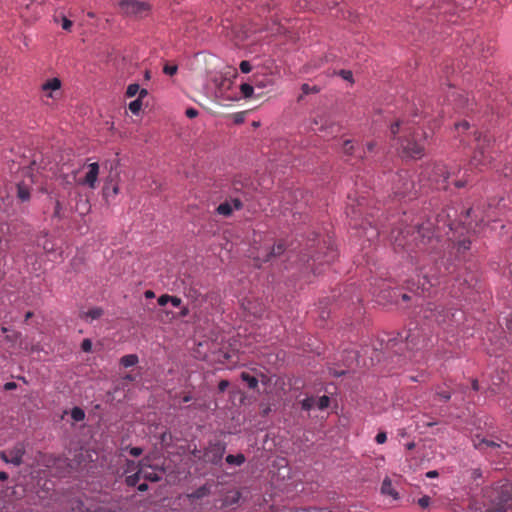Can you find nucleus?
Segmentation results:
<instances>
[{
  "mask_svg": "<svg viewBox=\"0 0 512 512\" xmlns=\"http://www.w3.org/2000/svg\"><path fill=\"white\" fill-rule=\"evenodd\" d=\"M433 227L434 222L428 220L426 223L416 224L413 228L398 232L394 241L395 249H403L411 253L418 248L423 252L438 255L444 248H447L450 256L455 254L458 259L464 257L465 252L470 249L471 240L465 237L461 238L462 232L458 231L460 227H453L452 224H449L448 232L445 233L448 237L445 239L443 234H440L439 226L437 233L426 234L430 233Z\"/></svg>",
  "mask_w": 512,
  "mask_h": 512,
  "instance_id": "nucleus-1",
  "label": "nucleus"
},
{
  "mask_svg": "<svg viewBox=\"0 0 512 512\" xmlns=\"http://www.w3.org/2000/svg\"><path fill=\"white\" fill-rule=\"evenodd\" d=\"M412 123L415 121L404 116L397 118L390 124V134L405 156L421 158L424 155L427 133H415Z\"/></svg>",
  "mask_w": 512,
  "mask_h": 512,
  "instance_id": "nucleus-2",
  "label": "nucleus"
},
{
  "mask_svg": "<svg viewBox=\"0 0 512 512\" xmlns=\"http://www.w3.org/2000/svg\"><path fill=\"white\" fill-rule=\"evenodd\" d=\"M488 507L485 512H512V482L497 484L487 492Z\"/></svg>",
  "mask_w": 512,
  "mask_h": 512,
  "instance_id": "nucleus-3",
  "label": "nucleus"
},
{
  "mask_svg": "<svg viewBox=\"0 0 512 512\" xmlns=\"http://www.w3.org/2000/svg\"><path fill=\"white\" fill-rule=\"evenodd\" d=\"M455 271V265L450 263V257L444 261L442 258L440 261L435 259L434 266L428 270L425 267L420 269L419 277H422L423 282L418 280L419 285L417 289H421L422 292L428 291L430 287L440 283V278L446 275L452 274Z\"/></svg>",
  "mask_w": 512,
  "mask_h": 512,
  "instance_id": "nucleus-4",
  "label": "nucleus"
},
{
  "mask_svg": "<svg viewBox=\"0 0 512 512\" xmlns=\"http://www.w3.org/2000/svg\"><path fill=\"white\" fill-rule=\"evenodd\" d=\"M475 142L474 154L471 157L469 166L470 168L482 170L491 162L493 141L489 135L479 133L475 137Z\"/></svg>",
  "mask_w": 512,
  "mask_h": 512,
  "instance_id": "nucleus-5",
  "label": "nucleus"
},
{
  "mask_svg": "<svg viewBox=\"0 0 512 512\" xmlns=\"http://www.w3.org/2000/svg\"><path fill=\"white\" fill-rule=\"evenodd\" d=\"M456 171L459 173L460 169L457 167H447L444 164H436L432 170V180L436 184L437 189H447L450 178H453V183L456 188H463L468 180H458L455 178Z\"/></svg>",
  "mask_w": 512,
  "mask_h": 512,
  "instance_id": "nucleus-6",
  "label": "nucleus"
},
{
  "mask_svg": "<svg viewBox=\"0 0 512 512\" xmlns=\"http://www.w3.org/2000/svg\"><path fill=\"white\" fill-rule=\"evenodd\" d=\"M497 211V207L489 203L487 209H480V207L468 209L465 217L469 218L472 213L475 214V217H479V221L476 222L474 226V233H481L485 228L496 230V226L490 224L497 222Z\"/></svg>",
  "mask_w": 512,
  "mask_h": 512,
  "instance_id": "nucleus-7",
  "label": "nucleus"
},
{
  "mask_svg": "<svg viewBox=\"0 0 512 512\" xmlns=\"http://www.w3.org/2000/svg\"><path fill=\"white\" fill-rule=\"evenodd\" d=\"M475 0H427L423 6L429 5L430 8L439 10L440 13H454L456 8L461 9L470 8ZM411 4L415 7H420L422 3L419 0H411Z\"/></svg>",
  "mask_w": 512,
  "mask_h": 512,
  "instance_id": "nucleus-8",
  "label": "nucleus"
},
{
  "mask_svg": "<svg viewBox=\"0 0 512 512\" xmlns=\"http://www.w3.org/2000/svg\"><path fill=\"white\" fill-rule=\"evenodd\" d=\"M424 318L440 327H448L455 321V314L441 306L427 308L424 311Z\"/></svg>",
  "mask_w": 512,
  "mask_h": 512,
  "instance_id": "nucleus-9",
  "label": "nucleus"
},
{
  "mask_svg": "<svg viewBox=\"0 0 512 512\" xmlns=\"http://www.w3.org/2000/svg\"><path fill=\"white\" fill-rule=\"evenodd\" d=\"M285 249L286 247L283 242H278L273 244V246L268 245L264 249H259L254 257L256 265L260 267L262 263L272 261L275 257L282 255Z\"/></svg>",
  "mask_w": 512,
  "mask_h": 512,
  "instance_id": "nucleus-10",
  "label": "nucleus"
},
{
  "mask_svg": "<svg viewBox=\"0 0 512 512\" xmlns=\"http://www.w3.org/2000/svg\"><path fill=\"white\" fill-rule=\"evenodd\" d=\"M332 127L333 124L331 116L327 111H316L312 114L310 119V130L314 132L329 133Z\"/></svg>",
  "mask_w": 512,
  "mask_h": 512,
  "instance_id": "nucleus-11",
  "label": "nucleus"
},
{
  "mask_svg": "<svg viewBox=\"0 0 512 512\" xmlns=\"http://www.w3.org/2000/svg\"><path fill=\"white\" fill-rule=\"evenodd\" d=\"M119 7L123 13L135 16H144L150 10L149 3L143 0H121Z\"/></svg>",
  "mask_w": 512,
  "mask_h": 512,
  "instance_id": "nucleus-12",
  "label": "nucleus"
},
{
  "mask_svg": "<svg viewBox=\"0 0 512 512\" xmlns=\"http://www.w3.org/2000/svg\"><path fill=\"white\" fill-rule=\"evenodd\" d=\"M226 451V444L221 441L210 443L204 452V458L207 462L218 464Z\"/></svg>",
  "mask_w": 512,
  "mask_h": 512,
  "instance_id": "nucleus-13",
  "label": "nucleus"
},
{
  "mask_svg": "<svg viewBox=\"0 0 512 512\" xmlns=\"http://www.w3.org/2000/svg\"><path fill=\"white\" fill-rule=\"evenodd\" d=\"M25 447L22 443H17L13 448L0 453V458L6 463L19 466L22 463Z\"/></svg>",
  "mask_w": 512,
  "mask_h": 512,
  "instance_id": "nucleus-14",
  "label": "nucleus"
},
{
  "mask_svg": "<svg viewBox=\"0 0 512 512\" xmlns=\"http://www.w3.org/2000/svg\"><path fill=\"white\" fill-rule=\"evenodd\" d=\"M147 467L148 466L146 465L144 460L140 461L139 462V469H138V471L136 473H134L133 475H130V476L126 477L127 485H129V486H136V484L138 483V481H139V479L141 477H143L145 479H148V480H151V481L159 480V478L156 476L155 473H146V468Z\"/></svg>",
  "mask_w": 512,
  "mask_h": 512,
  "instance_id": "nucleus-15",
  "label": "nucleus"
},
{
  "mask_svg": "<svg viewBox=\"0 0 512 512\" xmlns=\"http://www.w3.org/2000/svg\"><path fill=\"white\" fill-rule=\"evenodd\" d=\"M243 208V202L240 198L236 197L231 200H226L225 202L218 205L216 208V212L219 215L229 217L232 215L233 211L240 210Z\"/></svg>",
  "mask_w": 512,
  "mask_h": 512,
  "instance_id": "nucleus-16",
  "label": "nucleus"
},
{
  "mask_svg": "<svg viewBox=\"0 0 512 512\" xmlns=\"http://www.w3.org/2000/svg\"><path fill=\"white\" fill-rule=\"evenodd\" d=\"M87 173L83 179L78 180L79 185H86L92 189L95 188L98 175H99V164L94 162L87 165Z\"/></svg>",
  "mask_w": 512,
  "mask_h": 512,
  "instance_id": "nucleus-17",
  "label": "nucleus"
},
{
  "mask_svg": "<svg viewBox=\"0 0 512 512\" xmlns=\"http://www.w3.org/2000/svg\"><path fill=\"white\" fill-rule=\"evenodd\" d=\"M397 177L399 178V181H402V184L395 187V194L402 197L410 195L414 189V182L409 179L408 172L404 171L399 173Z\"/></svg>",
  "mask_w": 512,
  "mask_h": 512,
  "instance_id": "nucleus-18",
  "label": "nucleus"
},
{
  "mask_svg": "<svg viewBox=\"0 0 512 512\" xmlns=\"http://www.w3.org/2000/svg\"><path fill=\"white\" fill-rule=\"evenodd\" d=\"M446 217H449V214H446L445 215H437L436 217H431V218H428L424 223H426L428 220H431L434 222V227L432 228L431 232L430 233H427L428 235H431L432 232H435L437 233V229H438V226L440 227V234H442V231H444L445 233L447 231H445L446 228H448V225L450 223H446ZM453 226L454 224L451 223Z\"/></svg>",
  "mask_w": 512,
  "mask_h": 512,
  "instance_id": "nucleus-19",
  "label": "nucleus"
},
{
  "mask_svg": "<svg viewBox=\"0 0 512 512\" xmlns=\"http://www.w3.org/2000/svg\"><path fill=\"white\" fill-rule=\"evenodd\" d=\"M381 493L385 496L391 497L393 501L399 499V493L392 486V482L389 477H385L381 485Z\"/></svg>",
  "mask_w": 512,
  "mask_h": 512,
  "instance_id": "nucleus-20",
  "label": "nucleus"
},
{
  "mask_svg": "<svg viewBox=\"0 0 512 512\" xmlns=\"http://www.w3.org/2000/svg\"><path fill=\"white\" fill-rule=\"evenodd\" d=\"M473 444H474V447L477 448V449H485V448H488V447H499L500 445L497 444L496 442L492 441V440H487L485 438H479L478 436L473 439Z\"/></svg>",
  "mask_w": 512,
  "mask_h": 512,
  "instance_id": "nucleus-21",
  "label": "nucleus"
},
{
  "mask_svg": "<svg viewBox=\"0 0 512 512\" xmlns=\"http://www.w3.org/2000/svg\"><path fill=\"white\" fill-rule=\"evenodd\" d=\"M17 197L23 202L30 200V188L24 182L17 185Z\"/></svg>",
  "mask_w": 512,
  "mask_h": 512,
  "instance_id": "nucleus-22",
  "label": "nucleus"
},
{
  "mask_svg": "<svg viewBox=\"0 0 512 512\" xmlns=\"http://www.w3.org/2000/svg\"><path fill=\"white\" fill-rule=\"evenodd\" d=\"M320 92V88L316 85L310 86L307 83L302 84L301 86V94L298 97V102L302 101L303 97L308 94H316Z\"/></svg>",
  "mask_w": 512,
  "mask_h": 512,
  "instance_id": "nucleus-23",
  "label": "nucleus"
},
{
  "mask_svg": "<svg viewBox=\"0 0 512 512\" xmlns=\"http://www.w3.org/2000/svg\"><path fill=\"white\" fill-rule=\"evenodd\" d=\"M61 87V81L58 78H53L48 80L42 85L43 91H55L59 90Z\"/></svg>",
  "mask_w": 512,
  "mask_h": 512,
  "instance_id": "nucleus-24",
  "label": "nucleus"
},
{
  "mask_svg": "<svg viewBox=\"0 0 512 512\" xmlns=\"http://www.w3.org/2000/svg\"><path fill=\"white\" fill-rule=\"evenodd\" d=\"M120 363L124 367H131L138 363V356L136 354H128L120 359Z\"/></svg>",
  "mask_w": 512,
  "mask_h": 512,
  "instance_id": "nucleus-25",
  "label": "nucleus"
},
{
  "mask_svg": "<svg viewBox=\"0 0 512 512\" xmlns=\"http://www.w3.org/2000/svg\"><path fill=\"white\" fill-rule=\"evenodd\" d=\"M226 462L230 465L240 466L245 462V456L241 453H239L237 455L229 454L226 457Z\"/></svg>",
  "mask_w": 512,
  "mask_h": 512,
  "instance_id": "nucleus-26",
  "label": "nucleus"
},
{
  "mask_svg": "<svg viewBox=\"0 0 512 512\" xmlns=\"http://www.w3.org/2000/svg\"><path fill=\"white\" fill-rule=\"evenodd\" d=\"M405 340L409 348L412 349L416 347L419 344L418 333L412 332V330L409 329L407 335L405 336Z\"/></svg>",
  "mask_w": 512,
  "mask_h": 512,
  "instance_id": "nucleus-27",
  "label": "nucleus"
},
{
  "mask_svg": "<svg viewBox=\"0 0 512 512\" xmlns=\"http://www.w3.org/2000/svg\"><path fill=\"white\" fill-rule=\"evenodd\" d=\"M241 379L246 382L251 389H255L258 386V379L247 372H242Z\"/></svg>",
  "mask_w": 512,
  "mask_h": 512,
  "instance_id": "nucleus-28",
  "label": "nucleus"
},
{
  "mask_svg": "<svg viewBox=\"0 0 512 512\" xmlns=\"http://www.w3.org/2000/svg\"><path fill=\"white\" fill-rule=\"evenodd\" d=\"M63 204L62 202L57 198L55 200V206L53 211V218H57L59 220L64 218V212H63Z\"/></svg>",
  "mask_w": 512,
  "mask_h": 512,
  "instance_id": "nucleus-29",
  "label": "nucleus"
},
{
  "mask_svg": "<svg viewBox=\"0 0 512 512\" xmlns=\"http://www.w3.org/2000/svg\"><path fill=\"white\" fill-rule=\"evenodd\" d=\"M104 311L102 308L100 307H94L90 310H88L86 313H85V317L86 318H90L91 320H95V319H98L100 318L102 315H103Z\"/></svg>",
  "mask_w": 512,
  "mask_h": 512,
  "instance_id": "nucleus-30",
  "label": "nucleus"
},
{
  "mask_svg": "<svg viewBox=\"0 0 512 512\" xmlns=\"http://www.w3.org/2000/svg\"><path fill=\"white\" fill-rule=\"evenodd\" d=\"M71 417L75 422L83 421L85 419V412L79 407H74L71 410Z\"/></svg>",
  "mask_w": 512,
  "mask_h": 512,
  "instance_id": "nucleus-31",
  "label": "nucleus"
},
{
  "mask_svg": "<svg viewBox=\"0 0 512 512\" xmlns=\"http://www.w3.org/2000/svg\"><path fill=\"white\" fill-rule=\"evenodd\" d=\"M118 193H119V187L117 185H113L112 187H110L107 184V185H105V187L103 189V194L107 199L116 196Z\"/></svg>",
  "mask_w": 512,
  "mask_h": 512,
  "instance_id": "nucleus-32",
  "label": "nucleus"
},
{
  "mask_svg": "<svg viewBox=\"0 0 512 512\" xmlns=\"http://www.w3.org/2000/svg\"><path fill=\"white\" fill-rule=\"evenodd\" d=\"M6 340L10 342L13 346L19 342V346L22 347L21 341V333L20 332H12L11 334L6 335Z\"/></svg>",
  "mask_w": 512,
  "mask_h": 512,
  "instance_id": "nucleus-33",
  "label": "nucleus"
},
{
  "mask_svg": "<svg viewBox=\"0 0 512 512\" xmlns=\"http://www.w3.org/2000/svg\"><path fill=\"white\" fill-rule=\"evenodd\" d=\"M178 66L170 62H166L163 66V73L169 76H173L177 73Z\"/></svg>",
  "mask_w": 512,
  "mask_h": 512,
  "instance_id": "nucleus-34",
  "label": "nucleus"
},
{
  "mask_svg": "<svg viewBox=\"0 0 512 512\" xmlns=\"http://www.w3.org/2000/svg\"><path fill=\"white\" fill-rule=\"evenodd\" d=\"M240 90H241V93H242L244 98L252 97L253 92H254L253 86L248 84V83L241 84Z\"/></svg>",
  "mask_w": 512,
  "mask_h": 512,
  "instance_id": "nucleus-35",
  "label": "nucleus"
},
{
  "mask_svg": "<svg viewBox=\"0 0 512 512\" xmlns=\"http://www.w3.org/2000/svg\"><path fill=\"white\" fill-rule=\"evenodd\" d=\"M208 493H209L208 488H206L205 486H202V487L198 488L196 491L192 492L190 494V497L195 498V499H200V498L207 496Z\"/></svg>",
  "mask_w": 512,
  "mask_h": 512,
  "instance_id": "nucleus-36",
  "label": "nucleus"
},
{
  "mask_svg": "<svg viewBox=\"0 0 512 512\" xmlns=\"http://www.w3.org/2000/svg\"><path fill=\"white\" fill-rule=\"evenodd\" d=\"M315 405V399L314 397H306L301 401V407L305 411H309L313 408Z\"/></svg>",
  "mask_w": 512,
  "mask_h": 512,
  "instance_id": "nucleus-37",
  "label": "nucleus"
},
{
  "mask_svg": "<svg viewBox=\"0 0 512 512\" xmlns=\"http://www.w3.org/2000/svg\"><path fill=\"white\" fill-rule=\"evenodd\" d=\"M141 107H142V101L141 99H136L132 102H130L129 104V110L133 113V114H138L139 111L141 110Z\"/></svg>",
  "mask_w": 512,
  "mask_h": 512,
  "instance_id": "nucleus-38",
  "label": "nucleus"
},
{
  "mask_svg": "<svg viewBox=\"0 0 512 512\" xmlns=\"http://www.w3.org/2000/svg\"><path fill=\"white\" fill-rule=\"evenodd\" d=\"M139 85L137 83L130 84L127 87L126 95L128 97H134L139 92Z\"/></svg>",
  "mask_w": 512,
  "mask_h": 512,
  "instance_id": "nucleus-39",
  "label": "nucleus"
},
{
  "mask_svg": "<svg viewBox=\"0 0 512 512\" xmlns=\"http://www.w3.org/2000/svg\"><path fill=\"white\" fill-rule=\"evenodd\" d=\"M330 404V399L328 396L323 395L319 398L317 406L320 410L326 409Z\"/></svg>",
  "mask_w": 512,
  "mask_h": 512,
  "instance_id": "nucleus-40",
  "label": "nucleus"
},
{
  "mask_svg": "<svg viewBox=\"0 0 512 512\" xmlns=\"http://www.w3.org/2000/svg\"><path fill=\"white\" fill-rule=\"evenodd\" d=\"M417 503L422 509H426L430 506L431 498L427 495H424L418 499Z\"/></svg>",
  "mask_w": 512,
  "mask_h": 512,
  "instance_id": "nucleus-41",
  "label": "nucleus"
},
{
  "mask_svg": "<svg viewBox=\"0 0 512 512\" xmlns=\"http://www.w3.org/2000/svg\"><path fill=\"white\" fill-rule=\"evenodd\" d=\"M343 152L347 155H352L353 154V150H354V145L352 144V142L350 140H346L344 143H343V148H342Z\"/></svg>",
  "mask_w": 512,
  "mask_h": 512,
  "instance_id": "nucleus-42",
  "label": "nucleus"
},
{
  "mask_svg": "<svg viewBox=\"0 0 512 512\" xmlns=\"http://www.w3.org/2000/svg\"><path fill=\"white\" fill-rule=\"evenodd\" d=\"M59 181L60 185L63 186L64 188H71L73 186V182L69 180L68 175L61 176Z\"/></svg>",
  "mask_w": 512,
  "mask_h": 512,
  "instance_id": "nucleus-43",
  "label": "nucleus"
},
{
  "mask_svg": "<svg viewBox=\"0 0 512 512\" xmlns=\"http://www.w3.org/2000/svg\"><path fill=\"white\" fill-rule=\"evenodd\" d=\"M81 349L84 352H90L92 350V341L88 338L84 339L81 343Z\"/></svg>",
  "mask_w": 512,
  "mask_h": 512,
  "instance_id": "nucleus-44",
  "label": "nucleus"
},
{
  "mask_svg": "<svg viewBox=\"0 0 512 512\" xmlns=\"http://www.w3.org/2000/svg\"><path fill=\"white\" fill-rule=\"evenodd\" d=\"M240 70L243 73H249L251 71V64L244 60L240 63Z\"/></svg>",
  "mask_w": 512,
  "mask_h": 512,
  "instance_id": "nucleus-45",
  "label": "nucleus"
},
{
  "mask_svg": "<svg viewBox=\"0 0 512 512\" xmlns=\"http://www.w3.org/2000/svg\"><path fill=\"white\" fill-rule=\"evenodd\" d=\"M387 440V434L385 432H379L376 437H375V441L378 443V444H383L385 443Z\"/></svg>",
  "mask_w": 512,
  "mask_h": 512,
  "instance_id": "nucleus-46",
  "label": "nucleus"
},
{
  "mask_svg": "<svg viewBox=\"0 0 512 512\" xmlns=\"http://www.w3.org/2000/svg\"><path fill=\"white\" fill-rule=\"evenodd\" d=\"M339 74H340V76H341L343 79H345V80H348V81H351V80H352L353 75H352V72H351V71H349V70H341V71L339 72Z\"/></svg>",
  "mask_w": 512,
  "mask_h": 512,
  "instance_id": "nucleus-47",
  "label": "nucleus"
},
{
  "mask_svg": "<svg viewBox=\"0 0 512 512\" xmlns=\"http://www.w3.org/2000/svg\"><path fill=\"white\" fill-rule=\"evenodd\" d=\"M169 298H170V295L168 294H164V295H161L159 298H158V304L160 306H165L166 304L169 303Z\"/></svg>",
  "mask_w": 512,
  "mask_h": 512,
  "instance_id": "nucleus-48",
  "label": "nucleus"
},
{
  "mask_svg": "<svg viewBox=\"0 0 512 512\" xmlns=\"http://www.w3.org/2000/svg\"><path fill=\"white\" fill-rule=\"evenodd\" d=\"M169 303H171L174 307H179L182 303V300L177 296H170Z\"/></svg>",
  "mask_w": 512,
  "mask_h": 512,
  "instance_id": "nucleus-49",
  "label": "nucleus"
},
{
  "mask_svg": "<svg viewBox=\"0 0 512 512\" xmlns=\"http://www.w3.org/2000/svg\"><path fill=\"white\" fill-rule=\"evenodd\" d=\"M437 396L445 402L449 401L451 398V394L447 391L437 392Z\"/></svg>",
  "mask_w": 512,
  "mask_h": 512,
  "instance_id": "nucleus-50",
  "label": "nucleus"
},
{
  "mask_svg": "<svg viewBox=\"0 0 512 512\" xmlns=\"http://www.w3.org/2000/svg\"><path fill=\"white\" fill-rule=\"evenodd\" d=\"M229 384L228 380H221L218 384V390L220 392H224L228 388Z\"/></svg>",
  "mask_w": 512,
  "mask_h": 512,
  "instance_id": "nucleus-51",
  "label": "nucleus"
},
{
  "mask_svg": "<svg viewBox=\"0 0 512 512\" xmlns=\"http://www.w3.org/2000/svg\"><path fill=\"white\" fill-rule=\"evenodd\" d=\"M142 453H143V450H142V448H140V447H132V448L130 449V454H131L133 457H139Z\"/></svg>",
  "mask_w": 512,
  "mask_h": 512,
  "instance_id": "nucleus-52",
  "label": "nucleus"
},
{
  "mask_svg": "<svg viewBox=\"0 0 512 512\" xmlns=\"http://www.w3.org/2000/svg\"><path fill=\"white\" fill-rule=\"evenodd\" d=\"M71 27H72V21H70L69 19L64 17L62 20V28L64 30H70Z\"/></svg>",
  "mask_w": 512,
  "mask_h": 512,
  "instance_id": "nucleus-53",
  "label": "nucleus"
},
{
  "mask_svg": "<svg viewBox=\"0 0 512 512\" xmlns=\"http://www.w3.org/2000/svg\"><path fill=\"white\" fill-rule=\"evenodd\" d=\"M185 113L188 118H194L198 115V111L194 108H188Z\"/></svg>",
  "mask_w": 512,
  "mask_h": 512,
  "instance_id": "nucleus-54",
  "label": "nucleus"
},
{
  "mask_svg": "<svg viewBox=\"0 0 512 512\" xmlns=\"http://www.w3.org/2000/svg\"><path fill=\"white\" fill-rule=\"evenodd\" d=\"M427 478H436L438 477V472L436 470H431L426 473Z\"/></svg>",
  "mask_w": 512,
  "mask_h": 512,
  "instance_id": "nucleus-55",
  "label": "nucleus"
},
{
  "mask_svg": "<svg viewBox=\"0 0 512 512\" xmlns=\"http://www.w3.org/2000/svg\"><path fill=\"white\" fill-rule=\"evenodd\" d=\"M296 512H330V511H327L326 509H314L313 511L308 510V509H301V510H297Z\"/></svg>",
  "mask_w": 512,
  "mask_h": 512,
  "instance_id": "nucleus-56",
  "label": "nucleus"
},
{
  "mask_svg": "<svg viewBox=\"0 0 512 512\" xmlns=\"http://www.w3.org/2000/svg\"><path fill=\"white\" fill-rule=\"evenodd\" d=\"M456 128L457 129H459V128L468 129L469 128V123L466 122V121H463L461 123L456 124Z\"/></svg>",
  "mask_w": 512,
  "mask_h": 512,
  "instance_id": "nucleus-57",
  "label": "nucleus"
},
{
  "mask_svg": "<svg viewBox=\"0 0 512 512\" xmlns=\"http://www.w3.org/2000/svg\"><path fill=\"white\" fill-rule=\"evenodd\" d=\"M144 296L147 299H151V298L155 297V293L152 290H146L145 293H144Z\"/></svg>",
  "mask_w": 512,
  "mask_h": 512,
  "instance_id": "nucleus-58",
  "label": "nucleus"
},
{
  "mask_svg": "<svg viewBox=\"0 0 512 512\" xmlns=\"http://www.w3.org/2000/svg\"><path fill=\"white\" fill-rule=\"evenodd\" d=\"M4 387H5L6 390H12V389L16 388V383H14V382H7Z\"/></svg>",
  "mask_w": 512,
  "mask_h": 512,
  "instance_id": "nucleus-59",
  "label": "nucleus"
},
{
  "mask_svg": "<svg viewBox=\"0 0 512 512\" xmlns=\"http://www.w3.org/2000/svg\"><path fill=\"white\" fill-rule=\"evenodd\" d=\"M327 259L326 262H330L335 258V252L331 250L328 255H326Z\"/></svg>",
  "mask_w": 512,
  "mask_h": 512,
  "instance_id": "nucleus-60",
  "label": "nucleus"
},
{
  "mask_svg": "<svg viewBox=\"0 0 512 512\" xmlns=\"http://www.w3.org/2000/svg\"><path fill=\"white\" fill-rule=\"evenodd\" d=\"M138 93H139V98L138 99H141V100H142V98H144L148 94L146 89H140V88H139V92Z\"/></svg>",
  "mask_w": 512,
  "mask_h": 512,
  "instance_id": "nucleus-61",
  "label": "nucleus"
},
{
  "mask_svg": "<svg viewBox=\"0 0 512 512\" xmlns=\"http://www.w3.org/2000/svg\"><path fill=\"white\" fill-rule=\"evenodd\" d=\"M374 148H375V143L374 142L367 143L366 149H367L368 152H372L374 150Z\"/></svg>",
  "mask_w": 512,
  "mask_h": 512,
  "instance_id": "nucleus-62",
  "label": "nucleus"
},
{
  "mask_svg": "<svg viewBox=\"0 0 512 512\" xmlns=\"http://www.w3.org/2000/svg\"><path fill=\"white\" fill-rule=\"evenodd\" d=\"M472 388H473V390H475V391H478V390H479V383H478V381H477L476 379H473V380H472Z\"/></svg>",
  "mask_w": 512,
  "mask_h": 512,
  "instance_id": "nucleus-63",
  "label": "nucleus"
},
{
  "mask_svg": "<svg viewBox=\"0 0 512 512\" xmlns=\"http://www.w3.org/2000/svg\"><path fill=\"white\" fill-rule=\"evenodd\" d=\"M188 313H189V309H188V307H183V309H182V310H181V312H180V315H181L182 317H185V316H187V315H188Z\"/></svg>",
  "mask_w": 512,
  "mask_h": 512,
  "instance_id": "nucleus-64",
  "label": "nucleus"
}]
</instances>
